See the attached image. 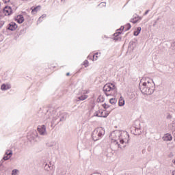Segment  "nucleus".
<instances>
[{
	"instance_id": "obj_1",
	"label": "nucleus",
	"mask_w": 175,
	"mask_h": 175,
	"mask_svg": "<svg viewBox=\"0 0 175 175\" xmlns=\"http://www.w3.org/2000/svg\"><path fill=\"white\" fill-rule=\"evenodd\" d=\"M116 133H119L118 137H119V140L121 144H118V142H117V140L116 139H113V142H112L113 144H117L118 147L119 148H124L125 147H126V145L128 144V143H129V134L128 133V132L126 131H123L122 133H121L120 134L119 131H113V133H111L109 135V137H113V136H116Z\"/></svg>"
},
{
	"instance_id": "obj_2",
	"label": "nucleus",
	"mask_w": 175,
	"mask_h": 175,
	"mask_svg": "<svg viewBox=\"0 0 175 175\" xmlns=\"http://www.w3.org/2000/svg\"><path fill=\"white\" fill-rule=\"evenodd\" d=\"M150 81H152V83L147 84V82H144L142 85H139L141 92H142L144 95H151L154 94V91H155V83L152 79H151Z\"/></svg>"
},
{
	"instance_id": "obj_3",
	"label": "nucleus",
	"mask_w": 175,
	"mask_h": 175,
	"mask_svg": "<svg viewBox=\"0 0 175 175\" xmlns=\"http://www.w3.org/2000/svg\"><path fill=\"white\" fill-rule=\"evenodd\" d=\"M103 90L106 96H114L117 94V88L113 83L105 85Z\"/></svg>"
},
{
	"instance_id": "obj_4",
	"label": "nucleus",
	"mask_w": 175,
	"mask_h": 175,
	"mask_svg": "<svg viewBox=\"0 0 175 175\" xmlns=\"http://www.w3.org/2000/svg\"><path fill=\"white\" fill-rule=\"evenodd\" d=\"M105 130L102 127H98L95 129L92 133V137L94 142H98V140H100L102 139V136L105 135Z\"/></svg>"
},
{
	"instance_id": "obj_5",
	"label": "nucleus",
	"mask_w": 175,
	"mask_h": 175,
	"mask_svg": "<svg viewBox=\"0 0 175 175\" xmlns=\"http://www.w3.org/2000/svg\"><path fill=\"white\" fill-rule=\"evenodd\" d=\"M125 27L121 26L120 29L116 30V32L113 34V38H112L113 40H115V42H118V40H121V37H120V35H121V31H124Z\"/></svg>"
},
{
	"instance_id": "obj_6",
	"label": "nucleus",
	"mask_w": 175,
	"mask_h": 175,
	"mask_svg": "<svg viewBox=\"0 0 175 175\" xmlns=\"http://www.w3.org/2000/svg\"><path fill=\"white\" fill-rule=\"evenodd\" d=\"M3 13L5 16H10L13 13V10H12V7L5 6L3 10Z\"/></svg>"
},
{
	"instance_id": "obj_7",
	"label": "nucleus",
	"mask_w": 175,
	"mask_h": 175,
	"mask_svg": "<svg viewBox=\"0 0 175 175\" xmlns=\"http://www.w3.org/2000/svg\"><path fill=\"white\" fill-rule=\"evenodd\" d=\"M7 29L9 31H16L17 29V24L14 22H11L8 25Z\"/></svg>"
},
{
	"instance_id": "obj_8",
	"label": "nucleus",
	"mask_w": 175,
	"mask_h": 175,
	"mask_svg": "<svg viewBox=\"0 0 175 175\" xmlns=\"http://www.w3.org/2000/svg\"><path fill=\"white\" fill-rule=\"evenodd\" d=\"M38 131L40 135L44 136V135H46V126L42 125L40 128L38 127Z\"/></svg>"
},
{
	"instance_id": "obj_9",
	"label": "nucleus",
	"mask_w": 175,
	"mask_h": 175,
	"mask_svg": "<svg viewBox=\"0 0 175 175\" xmlns=\"http://www.w3.org/2000/svg\"><path fill=\"white\" fill-rule=\"evenodd\" d=\"M164 142H172L173 139V137H172V135L167 133L164 135V137H163Z\"/></svg>"
},
{
	"instance_id": "obj_10",
	"label": "nucleus",
	"mask_w": 175,
	"mask_h": 175,
	"mask_svg": "<svg viewBox=\"0 0 175 175\" xmlns=\"http://www.w3.org/2000/svg\"><path fill=\"white\" fill-rule=\"evenodd\" d=\"M15 20L18 24H23V23H24V16H23V15H18Z\"/></svg>"
},
{
	"instance_id": "obj_11",
	"label": "nucleus",
	"mask_w": 175,
	"mask_h": 175,
	"mask_svg": "<svg viewBox=\"0 0 175 175\" xmlns=\"http://www.w3.org/2000/svg\"><path fill=\"white\" fill-rule=\"evenodd\" d=\"M11 88L10 85L3 83L1 85V90H2V91H6L7 90H10Z\"/></svg>"
},
{
	"instance_id": "obj_12",
	"label": "nucleus",
	"mask_w": 175,
	"mask_h": 175,
	"mask_svg": "<svg viewBox=\"0 0 175 175\" xmlns=\"http://www.w3.org/2000/svg\"><path fill=\"white\" fill-rule=\"evenodd\" d=\"M98 113L100 114V118H106V117L109 116V113L104 112L102 110H98Z\"/></svg>"
},
{
	"instance_id": "obj_13",
	"label": "nucleus",
	"mask_w": 175,
	"mask_h": 175,
	"mask_svg": "<svg viewBox=\"0 0 175 175\" xmlns=\"http://www.w3.org/2000/svg\"><path fill=\"white\" fill-rule=\"evenodd\" d=\"M31 13H38V10H40V5H38L37 7H32L31 8Z\"/></svg>"
},
{
	"instance_id": "obj_14",
	"label": "nucleus",
	"mask_w": 175,
	"mask_h": 175,
	"mask_svg": "<svg viewBox=\"0 0 175 175\" xmlns=\"http://www.w3.org/2000/svg\"><path fill=\"white\" fill-rule=\"evenodd\" d=\"M124 105H125V100L121 96L119 100V106L122 107L124 106Z\"/></svg>"
},
{
	"instance_id": "obj_15",
	"label": "nucleus",
	"mask_w": 175,
	"mask_h": 175,
	"mask_svg": "<svg viewBox=\"0 0 175 175\" xmlns=\"http://www.w3.org/2000/svg\"><path fill=\"white\" fill-rule=\"evenodd\" d=\"M142 129V127L139 128H135V133L134 135H142V131L140 130Z\"/></svg>"
},
{
	"instance_id": "obj_16",
	"label": "nucleus",
	"mask_w": 175,
	"mask_h": 175,
	"mask_svg": "<svg viewBox=\"0 0 175 175\" xmlns=\"http://www.w3.org/2000/svg\"><path fill=\"white\" fill-rule=\"evenodd\" d=\"M142 31V27H139L137 28V30L134 31V36H138L139 33H140V31Z\"/></svg>"
},
{
	"instance_id": "obj_17",
	"label": "nucleus",
	"mask_w": 175,
	"mask_h": 175,
	"mask_svg": "<svg viewBox=\"0 0 175 175\" xmlns=\"http://www.w3.org/2000/svg\"><path fill=\"white\" fill-rule=\"evenodd\" d=\"M87 98H88V96H87V95H82V96L78 97V101L79 100H85V99H87Z\"/></svg>"
},
{
	"instance_id": "obj_18",
	"label": "nucleus",
	"mask_w": 175,
	"mask_h": 175,
	"mask_svg": "<svg viewBox=\"0 0 175 175\" xmlns=\"http://www.w3.org/2000/svg\"><path fill=\"white\" fill-rule=\"evenodd\" d=\"M97 102H105V97H103L102 95H100L97 98Z\"/></svg>"
},
{
	"instance_id": "obj_19",
	"label": "nucleus",
	"mask_w": 175,
	"mask_h": 175,
	"mask_svg": "<svg viewBox=\"0 0 175 175\" xmlns=\"http://www.w3.org/2000/svg\"><path fill=\"white\" fill-rule=\"evenodd\" d=\"M109 103H111V105H116L117 103V99H116V98H112L109 99Z\"/></svg>"
},
{
	"instance_id": "obj_20",
	"label": "nucleus",
	"mask_w": 175,
	"mask_h": 175,
	"mask_svg": "<svg viewBox=\"0 0 175 175\" xmlns=\"http://www.w3.org/2000/svg\"><path fill=\"white\" fill-rule=\"evenodd\" d=\"M46 14H42V15L38 18V21H37V24H39V23H40V22L42 21V18H46Z\"/></svg>"
},
{
	"instance_id": "obj_21",
	"label": "nucleus",
	"mask_w": 175,
	"mask_h": 175,
	"mask_svg": "<svg viewBox=\"0 0 175 175\" xmlns=\"http://www.w3.org/2000/svg\"><path fill=\"white\" fill-rule=\"evenodd\" d=\"M44 169L45 170H47V172H49V170H51L53 169V167L50 166L48 164H46L44 166Z\"/></svg>"
},
{
	"instance_id": "obj_22",
	"label": "nucleus",
	"mask_w": 175,
	"mask_h": 175,
	"mask_svg": "<svg viewBox=\"0 0 175 175\" xmlns=\"http://www.w3.org/2000/svg\"><path fill=\"white\" fill-rule=\"evenodd\" d=\"M124 28H126L125 31H129V29L132 28V26L129 23H127Z\"/></svg>"
},
{
	"instance_id": "obj_23",
	"label": "nucleus",
	"mask_w": 175,
	"mask_h": 175,
	"mask_svg": "<svg viewBox=\"0 0 175 175\" xmlns=\"http://www.w3.org/2000/svg\"><path fill=\"white\" fill-rule=\"evenodd\" d=\"M5 154L6 155L12 158V155H13V152L12 150H8V152H5Z\"/></svg>"
},
{
	"instance_id": "obj_24",
	"label": "nucleus",
	"mask_w": 175,
	"mask_h": 175,
	"mask_svg": "<svg viewBox=\"0 0 175 175\" xmlns=\"http://www.w3.org/2000/svg\"><path fill=\"white\" fill-rule=\"evenodd\" d=\"M66 172L64 170H59L58 171L57 175H65Z\"/></svg>"
},
{
	"instance_id": "obj_25",
	"label": "nucleus",
	"mask_w": 175,
	"mask_h": 175,
	"mask_svg": "<svg viewBox=\"0 0 175 175\" xmlns=\"http://www.w3.org/2000/svg\"><path fill=\"white\" fill-rule=\"evenodd\" d=\"M3 159L4 161H8V160L10 159V156H8V155L7 154L6 156H4V157H3Z\"/></svg>"
},
{
	"instance_id": "obj_26",
	"label": "nucleus",
	"mask_w": 175,
	"mask_h": 175,
	"mask_svg": "<svg viewBox=\"0 0 175 175\" xmlns=\"http://www.w3.org/2000/svg\"><path fill=\"white\" fill-rule=\"evenodd\" d=\"M103 107L104 108V109H109V107H110V105H107V104H106V103H104L103 105Z\"/></svg>"
},
{
	"instance_id": "obj_27",
	"label": "nucleus",
	"mask_w": 175,
	"mask_h": 175,
	"mask_svg": "<svg viewBox=\"0 0 175 175\" xmlns=\"http://www.w3.org/2000/svg\"><path fill=\"white\" fill-rule=\"evenodd\" d=\"M18 172V170H13L12 171V175H16V174H17V172Z\"/></svg>"
},
{
	"instance_id": "obj_28",
	"label": "nucleus",
	"mask_w": 175,
	"mask_h": 175,
	"mask_svg": "<svg viewBox=\"0 0 175 175\" xmlns=\"http://www.w3.org/2000/svg\"><path fill=\"white\" fill-rule=\"evenodd\" d=\"M83 65H84L85 68H87V66H88V60H85L83 62Z\"/></svg>"
},
{
	"instance_id": "obj_29",
	"label": "nucleus",
	"mask_w": 175,
	"mask_h": 175,
	"mask_svg": "<svg viewBox=\"0 0 175 175\" xmlns=\"http://www.w3.org/2000/svg\"><path fill=\"white\" fill-rule=\"evenodd\" d=\"M131 23H133V24H136L137 23V20H135V18L131 19Z\"/></svg>"
},
{
	"instance_id": "obj_30",
	"label": "nucleus",
	"mask_w": 175,
	"mask_h": 175,
	"mask_svg": "<svg viewBox=\"0 0 175 175\" xmlns=\"http://www.w3.org/2000/svg\"><path fill=\"white\" fill-rule=\"evenodd\" d=\"M137 44V40H133L130 42V44Z\"/></svg>"
},
{
	"instance_id": "obj_31",
	"label": "nucleus",
	"mask_w": 175,
	"mask_h": 175,
	"mask_svg": "<svg viewBox=\"0 0 175 175\" xmlns=\"http://www.w3.org/2000/svg\"><path fill=\"white\" fill-rule=\"evenodd\" d=\"M95 117H100V115L99 113V111H97L94 113Z\"/></svg>"
},
{
	"instance_id": "obj_32",
	"label": "nucleus",
	"mask_w": 175,
	"mask_h": 175,
	"mask_svg": "<svg viewBox=\"0 0 175 175\" xmlns=\"http://www.w3.org/2000/svg\"><path fill=\"white\" fill-rule=\"evenodd\" d=\"M166 118H167V120H172V115H170V113H167Z\"/></svg>"
},
{
	"instance_id": "obj_33",
	"label": "nucleus",
	"mask_w": 175,
	"mask_h": 175,
	"mask_svg": "<svg viewBox=\"0 0 175 175\" xmlns=\"http://www.w3.org/2000/svg\"><path fill=\"white\" fill-rule=\"evenodd\" d=\"M134 18H135V20H137V22L142 20V17H140V16H137V17H135Z\"/></svg>"
},
{
	"instance_id": "obj_34",
	"label": "nucleus",
	"mask_w": 175,
	"mask_h": 175,
	"mask_svg": "<svg viewBox=\"0 0 175 175\" xmlns=\"http://www.w3.org/2000/svg\"><path fill=\"white\" fill-rule=\"evenodd\" d=\"M128 50H129V51H132V50H133V49H132V45H129V46H128Z\"/></svg>"
},
{
	"instance_id": "obj_35",
	"label": "nucleus",
	"mask_w": 175,
	"mask_h": 175,
	"mask_svg": "<svg viewBox=\"0 0 175 175\" xmlns=\"http://www.w3.org/2000/svg\"><path fill=\"white\" fill-rule=\"evenodd\" d=\"M3 165L2 164V163H0V170H3Z\"/></svg>"
},
{
	"instance_id": "obj_36",
	"label": "nucleus",
	"mask_w": 175,
	"mask_h": 175,
	"mask_svg": "<svg viewBox=\"0 0 175 175\" xmlns=\"http://www.w3.org/2000/svg\"><path fill=\"white\" fill-rule=\"evenodd\" d=\"M93 59H95V61H96L98 59V55H93Z\"/></svg>"
},
{
	"instance_id": "obj_37",
	"label": "nucleus",
	"mask_w": 175,
	"mask_h": 175,
	"mask_svg": "<svg viewBox=\"0 0 175 175\" xmlns=\"http://www.w3.org/2000/svg\"><path fill=\"white\" fill-rule=\"evenodd\" d=\"M100 5H103V6H106V3L102 2V3H100L98 5V6H100Z\"/></svg>"
},
{
	"instance_id": "obj_38",
	"label": "nucleus",
	"mask_w": 175,
	"mask_h": 175,
	"mask_svg": "<svg viewBox=\"0 0 175 175\" xmlns=\"http://www.w3.org/2000/svg\"><path fill=\"white\" fill-rule=\"evenodd\" d=\"M46 146L47 147H53V144H50V143H47L46 144Z\"/></svg>"
},
{
	"instance_id": "obj_39",
	"label": "nucleus",
	"mask_w": 175,
	"mask_h": 175,
	"mask_svg": "<svg viewBox=\"0 0 175 175\" xmlns=\"http://www.w3.org/2000/svg\"><path fill=\"white\" fill-rule=\"evenodd\" d=\"M150 12V10H146V12H145V13H144V16H147V14H148V12Z\"/></svg>"
},
{
	"instance_id": "obj_40",
	"label": "nucleus",
	"mask_w": 175,
	"mask_h": 175,
	"mask_svg": "<svg viewBox=\"0 0 175 175\" xmlns=\"http://www.w3.org/2000/svg\"><path fill=\"white\" fill-rule=\"evenodd\" d=\"M64 120H65V118H64V116H62V117L60 118L59 121H64Z\"/></svg>"
},
{
	"instance_id": "obj_41",
	"label": "nucleus",
	"mask_w": 175,
	"mask_h": 175,
	"mask_svg": "<svg viewBox=\"0 0 175 175\" xmlns=\"http://www.w3.org/2000/svg\"><path fill=\"white\" fill-rule=\"evenodd\" d=\"M146 84H152L150 81H148Z\"/></svg>"
},
{
	"instance_id": "obj_42",
	"label": "nucleus",
	"mask_w": 175,
	"mask_h": 175,
	"mask_svg": "<svg viewBox=\"0 0 175 175\" xmlns=\"http://www.w3.org/2000/svg\"><path fill=\"white\" fill-rule=\"evenodd\" d=\"M66 76H70V73L67 72V73L66 74Z\"/></svg>"
},
{
	"instance_id": "obj_43",
	"label": "nucleus",
	"mask_w": 175,
	"mask_h": 175,
	"mask_svg": "<svg viewBox=\"0 0 175 175\" xmlns=\"http://www.w3.org/2000/svg\"><path fill=\"white\" fill-rule=\"evenodd\" d=\"M172 175H175V170H174V171H172Z\"/></svg>"
},
{
	"instance_id": "obj_44",
	"label": "nucleus",
	"mask_w": 175,
	"mask_h": 175,
	"mask_svg": "<svg viewBox=\"0 0 175 175\" xmlns=\"http://www.w3.org/2000/svg\"><path fill=\"white\" fill-rule=\"evenodd\" d=\"M172 43H173V44H175V40L173 41Z\"/></svg>"
},
{
	"instance_id": "obj_45",
	"label": "nucleus",
	"mask_w": 175,
	"mask_h": 175,
	"mask_svg": "<svg viewBox=\"0 0 175 175\" xmlns=\"http://www.w3.org/2000/svg\"><path fill=\"white\" fill-rule=\"evenodd\" d=\"M99 54V53H95V55H98Z\"/></svg>"
},
{
	"instance_id": "obj_46",
	"label": "nucleus",
	"mask_w": 175,
	"mask_h": 175,
	"mask_svg": "<svg viewBox=\"0 0 175 175\" xmlns=\"http://www.w3.org/2000/svg\"><path fill=\"white\" fill-rule=\"evenodd\" d=\"M46 120H47V118H50V116H49V117H47V116H46Z\"/></svg>"
},
{
	"instance_id": "obj_47",
	"label": "nucleus",
	"mask_w": 175,
	"mask_h": 175,
	"mask_svg": "<svg viewBox=\"0 0 175 175\" xmlns=\"http://www.w3.org/2000/svg\"><path fill=\"white\" fill-rule=\"evenodd\" d=\"M62 1V2H63V1H65V0H61Z\"/></svg>"
},
{
	"instance_id": "obj_48",
	"label": "nucleus",
	"mask_w": 175,
	"mask_h": 175,
	"mask_svg": "<svg viewBox=\"0 0 175 175\" xmlns=\"http://www.w3.org/2000/svg\"><path fill=\"white\" fill-rule=\"evenodd\" d=\"M173 47H174L175 48V44L174 45V46Z\"/></svg>"
}]
</instances>
